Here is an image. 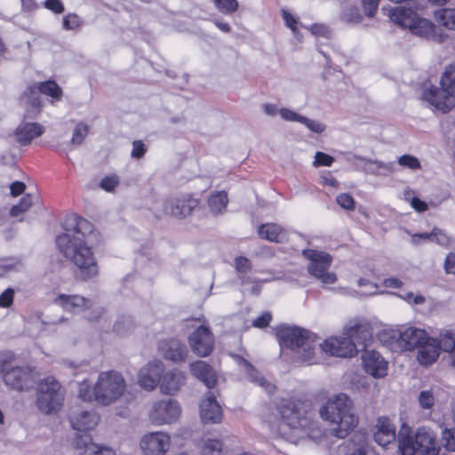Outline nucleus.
I'll use <instances>...</instances> for the list:
<instances>
[{
  "label": "nucleus",
  "mask_w": 455,
  "mask_h": 455,
  "mask_svg": "<svg viewBox=\"0 0 455 455\" xmlns=\"http://www.w3.org/2000/svg\"><path fill=\"white\" fill-rule=\"evenodd\" d=\"M88 131L89 127L87 124L84 123H78L73 131L71 143L73 145H81L87 136Z\"/></svg>",
  "instance_id": "obj_46"
},
{
  "label": "nucleus",
  "mask_w": 455,
  "mask_h": 455,
  "mask_svg": "<svg viewBox=\"0 0 455 455\" xmlns=\"http://www.w3.org/2000/svg\"><path fill=\"white\" fill-rule=\"evenodd\" d=\"M65 390L59 381L48 376L38 383L36 404L44 414H54L60 411Z\"/></svg>",
  "instance_id": "obj_10"
},
{
  "label": "nucleus",
  "mask_w": 455,
  "mask_h": 455,
  "mask_svg": "<svg viewBox=\"0 0 455 455\" xmlns=\"http://www.w3.org/2000/svg\"><path fill=\"white\" fill-rule=\"evenodd\" d=\"M188 344L194 354L200 357L208 356L214 347V337L210 329L201 324L188 338Z\"/></svg>",
  "instance_id": "obj_20"
},
{
  "label": "nucleus",
  "mask_w": 455,
  "mask_h": 455,
  "mask_svg": "<svg viewBox=\"0 0 455 455\" xmlns=\"http://www.w3.org/2000/svg\"><path fill=\"white\" fill-rule=\"evenodd\" d=\"M158 352L164 359L174 363L185 362L188 355L186 345L177 339H166L159 341Z\"/></svg>",
  "instance_id": "obj_23"
},
{
  "label": "nucleus",
  "mask_w": 455,
  "mask_h": 455,
  "mask_svg": "<svg viewBox=\"0 0 455 455\" xmlns=\"http://www.w3.org/2000/svg\"><path fill=\"white\" fill-rule=\"evenodd\" d=\"M442 393L443 389L438 386H431L427 389L421 390L417 397L419 407L425 411H431Z\"/></svg>",
  "instance_id": "obj_35"
},
{
  "label": "nucleus",
  "mask_w": 455,
  "mask_h": 455,
  "mask_svg": "<svg viewBox=\"0 0 455 455\" xmlns=\"http://www.w3.org/2000/svg\"><path fill=\"white\" fill-rule=\"evenodd\" d=\"M356 355V348L353 341L348 340L343 334L330 337L323 341L316 338L315 350L312 355H307L309 364L323 363L326 355L337 357H353Z\"/></svg>",
  "instance_id": "obj_9"
},
{
  "label": "nucleus",
  "mask_w": 455,
  "mask_h": 455,
  "mask_svg": "<svg viewBox=\"0 0 455 455\" xmlns=\"http://www.w3.org/2000/svg\"><path fill=\"white\" fill-rule=\"evenodd\" d=\"M436 339H438V346H440V352L443 351L451 355L455 350V334L449 330H443Z\"/></svg>",
  "instance_id": "obj_39"
},
{
  "label": "nucleus",
  "mask_w": 455,
  "mask_h": 455,
  "mask_svg": "<svg viewBox=\"0 0 455 455\" xmlns=\"http://www.w3.org/2000/svg\"><path fill=\"white\" fill-rule=\"evenodd\" d=\"M36 199L30 194H26L20 201V203L16 205H13L10 210V214L12 217H17L20 213L26 212L34 204V200Z\"/></svg>",
  "instance_id": "obj_42"
},
{
  "label": "nucleus",
  "mask_w": 455,
  "mask_h": 455,
  "mask_svg": "<svg viewBox=\"0 0 455 455\" xmlns=\"http://www.w3.org/2000/svg\"><path fill=\"white\" fill-rule=\"evenodd\" d=\"M389 20L402 28L408 29L412 35L441 43L444 34L430 20L419 17L412 8L406 6L383 7Z\"/></svg>",
  "instance_id": "obj_5"
},
{
  "label": "nucleus",
  "mask_w": 455,
  "mask_h": 455,
  "mask_svg": "<svg viewBox=\"0 0 455 455\" xmlns=\"http://www.w3.org/2000/svg\"><path fill=\"white\" fill-rule=\"evenodd\" d=\"M334 163V157L323 153V152H316L315 154L314 161H313V166L314 167H319V166H326L330 167Z\"/></svg>",
  "instance_id": "obj_50"
},
{
  "label": "nucleus",
  "mask_w": 455,
  "mask_h": 455,
  "mask_svg": "<svg viewBox=\"0 0 455 455\" xmlns=\"http://www.w3.org/2000/svg\"><path fill=\"white\" fill-rule=\"evenodd\" d=\"M280 419L269 420V427L281 436H286L288 430H307L314 427V411L311 405L300 401L282 400L276 406Z\"/></svg>",
  "instance_id": "obj_3"
},
{
  "label": "nucleus",
  "mask_w": 455,
  "mask_h": 455,
  "mask_svg": "<svg viewBox=\"0 0 455 455\" xmlns=\"http://www.w3.org/2000/svg\"><path fill=\"white\" fill-rule=\"evenodd\" d=\"M62 228L66 231L56 237L60 252L76 267V275L84 281L99 274L94 252L88 245L87 236L92 232V225L76 214L68 215Z\"/></svg>",
  "instance_id": "obj_1"
},
{
  "label": "nucleus",
  "mask_w": 455,
  "mask_h": 455,
  "mask_svg": "<svg viewBox=\"0 0 455 455\" xmlns=\"http://www.w3.org/2000/svg\"><path fill=\"white\" fill-rule=\"evenodd\" d=\"M363 365L366 372L374 378H382L387 372V362L375 350H365L363 356Z\"/></svg>",
  "instance_id": "obj_30"
},
{
  "label": "nucleus",
  "mask_w": 455,
  "mask_h": 455,
  "mask_svg": "<svg viewBox=\"0 0 455 455\" xmlns=\"http://www.w3.org/2000/svg\"><path fill=\"white\" fill-rule=\"evenodd\" d=\"M118 183H119V178L116 175L112 174V175L104 177L100 180V187L107 192H111L115 189V188L118 185Z\"/></svg>",
  "instance_id": "obj_55"
},
{
  "label": "nucleus",
  "mask_w": 455,
  "mask_h": 455,
  "mask_svg": "<svg viewBox=\"0 0 455 455\" xmlns=\"http://www.w3.org/2000/svg\"><path fill=\"white\" fill-rule=\"evenodd\" d=\"M300 124L305 125L312 132L321 134L325 131V124L320 121L302 116Z\"/></svg>",
  "instance_id": "obj_49"
},
{
  "label": "nucleus",
  "mask_w": 455,
  "mask_h": 455,
  "mask_svg": "<svg viewBox=\"0 0 455 455\" xmlns=\"http://www.w3.org/2000/svg\"><path fill=\"white\" fill-rule=\"evenodd\" d=\"M140 445L144 455H164L172 445L171 435L164 431L149 432L141 437Z\"/></svg>",
  "instance_id": "obj_19"
},
{
  "label": "nucleus",
  "mask_w": 455,
  "mask_h": 455,
  "mask_svg": "<svg viewBox=\"0 0 455 455\" xmlns=\"http://www.w3.org/2000/svg\"><path fill=\"white\" fill-rule=\"evenodd\" d=\"M258 235L262 239L275 243H281L286 239L284 229L275 223L262 224L258 228Z\"/></svg>",
  "instance_id": "obj_36"
},
{
  "label": "nucleus",
  "mask_w": 455,
  "mask_h": 455,
  "mask_svg": "<svg viewBox=\"0 0 455 455\" xmlns=\"http://www.w3.org/2000/svg\"><path fill=\"white\" fill-rule=\"evenodd\" d=\"M200 450L202 455H221L223 443L219 439L208 438L202 442Z\"/></svg>",
  "instance_id": "obj_40"
},
{
  "label": "nucleus",
  "mask_w": 455,
  "mask_h": 455,
  "mask_svg": "<svg viewBox=\"0 0 455 455\" xmlns=\"http://www.w3.org/2000/svg\"><path fill=\"white\" fill-rule=\"evenodd\" d=\"M100 416L94 410L77 409L72 411L69 422L73 429L78 432L93 430L99 424Z\"/></svg>",
  "instance_id": "obj_25"
},
{
  "label": "nucleus",
  "mask_w": 455,
  "mask_h": 455,
  "mask_svg": "<svg viewBox=\"0 0 455 455\" xmlns=\"http://www.w3.org/2000/svg\"><path fill=\"white\" fill-rule=\"evenodd\" d=\"M281 13L285 25L291 28L295 36H298V20L296 17L285 9H282Z\"/></svg>",
  "instance_id": "obj_52"
},
{
  "label": "nucleus",
  "mask_w": 455,
  "mask_h": 455,
  "mask_svg": "<svg viewBox=\"0 0 455 455\" xmlns=\"http://www.w3.org/2000/svg\"><path fill=\"white\" fill-rule=\"evenodd\" d=\"M343 18L348 22L359 23L362 20L359 10L355 6L347 9L343 13Z\"/></svg>",
  "instance_id": "obj_62"
},
{
  "label": "nucleus",
  "mask_w": 455,
  "mask_h": 455,
  "mask_svg": "<svg viewBox=\"0 0 455 455\" xmlns=\"http://www.w3.org/2000/svg\"><path fill=\"white\" fill-rule=\"evenodd\" d=\"M1 372L7 387L13 390L24 391L33 387L35 375L28 366H16L8 369L6 363H1Z\"/></svg>",
  "instance_id": "obj_16"
},
{
  "label": "nucleus",
  "mask_w": 455,
  "mask_h": 455,
  "mask_svg": "<svg viewBox=\"0 0 455 455\" xmlns=\"http://www.w3.org/2000/svg\"><path fill=\"white\" fill-rule=\"evenodd\" d=\"M134 326L133 321L130 316H121L114 324V331L118 335H125Z\"/></svg>",
  "instance_id": "obj_44"
},
{
  "label": "nucleus",
  "mask_w": 455,
  "mask_h": 455,
  "mask_svg": "<svg viewBox=\"0 0 455 455\" xmlns=\"http://www.w3.org/2000/svg\"><path fill=\"white\" fill-rule=\"evenodd\" d=\"M429 240L437 244L448 248L451 245V238L439 228H434L431 233H420L411 235V243L419 244L421 241Z\"/></svg>",
  "instance_id": "obj_34"
},
{
  "label": "nucleus",
  "mask_w": 455,
  "mask_h": 455,
  "mask_svg": "<svg viewBox=\"0 0 455 455\" xmlns=\"http://www.w3.org/2000/svg\"><path fill=\"white\" fill-rule=\"evenodd\" d=\"M435 20L450 30H455V9L443 8L435 12Z\"/></svg>",
  "instance_id": "obj_37"
},
{
  "label": "nucleus",
  "mask_w": 455,
  "mask_h": 455,
  "mask_svg": "<svg viewBox=\"0 0 455 455\" xmlns=\"http://www.w3.org/2000/svg\"><path fill=\"white\" fill-rule=\"evenodd\" d=\"M276 336L281 348L293 351L299 362L310 365L306 357L315 350L316 337L314 334L298 326L283 325L277 329Z\"/></svg>",
  "instance_id": "obj_7"
},
{
  "label": "nucleus",
  "mask_w": 455,
  "mask_h": 455,
  "mask_svg": "<svg viewBox=\"0 0 455 455\" xmlns=\"http://www.w3.org/2000/svg\"><path fill=\"white\" fill-rule=\"evenodd\" d=\"M126 393V380L122 372L116 370L100 372L93 386L84 379L77 387V395L81 400L95 402L102 406H109L120 401L125 397Z\"/></svg>",
  "instance_id": "obj_2"
},
{
  "label": "nucleus",
  "mask_w": 455,
  "mask_h": 455,
  "mask_svg": "<svg viewBox=\"0 0 455 455\" xmlns=\"http://www.w3.org/2000/svg\"><path fill=\"white\" fill-rule=\"evenodd\" d=\"M357 285L359 287L365 286L367 288L365 291H362V294L363 295H374L378 293L379 286L365 278H359Z\"/></svg>",
  "instance_id": "obj_60"
},
{
  "label": "nucleus",
  "mask_w": 455,
  "mask_h": 455,
  "mask_svg": "<svg viewBox=\"0 0 455 455\" xmlns=\"http://www.w3.org/2000/svg\"><path fill=\"white\" fill-rule=\"evenodd\" d=\"M53 303L71 314L84 313V317L91 322L99 320L104 314L103 307L78 294L60 293L53 299Z\"/></svg>",
  "instance_id": "obj_13"
},
{
  "label": "nucleus",
  "mask_w": 455,
  "mask_h": 455,
  "mask_svg": "<svg viewBox=\"0 0 455 455\" xmlns=\"http://www.w3.org/2000/svg\"><path fill=\"white\" fill-rule=\"evenodd\" d=\"M380 0H362V6L365 15L372 18L379 7Z\"/></svg>",
  "instance_id": "obj_57"
},
{
  "label": "nucleus",
  "mask_w": 455,
  "mask_h": 455,
  "mask_svg": "<svg viewBox=\"0 0 455 455\" xmlns=\"http://www.w3.org/2000/svg\"><path fill=\"white\" fill-rule=\"evenodd\" d=\"M302 255L307 260L308 274L320 282L323 287L325 288L337 282V275L330 271L332 263L331 255L315 249H305L302 251Z\"/></svg>",
  "instance_id": "obj_12"
},
{
  "label": "nucleus",
  "mask_w": 455,
  "mask_h": 455,
  "mask_svg": "<svg viewBox=\"0 0 455 455\" xmlns=\"http://www.w3.org/2000/svg\"><path fill=\"white\" fill-rule=\"evenodd\" d=\"M81 455H116V451L105 445L90 443L86 444Z\"/></svg>",
  "instance_id": "obj_43"
},
{
  "label": "nucleus",
  "mask_w": 455,
  "mask_h": 455,
  "mask_svg": "<svg viewBox=\"0 0 455 455\" xmlns=\"http://www.w3.org/2000/svg\"><path fill=\"white\" fill-rule=\"evenodd\" d=\"M20 266V261L17 259H4L0 260V275L7 274L9 271L17 269Z\"/></svg>",
  "instance_id": "obj_54"
},
{
  "label": "nucleus",
  "mask_w": 455,
  "mask_h": 455,
  "mask_svg": "<svg viewBox=\"0 0 455 455\" xmlns=\"http://www.w3.org/2000/svg\"><path fill=\"white\" fill-rule=\"evenodd\" d=\"M44 132V127L38 123L22 121L14 132V136L18 143L27 146L31 141L40 137Z\"/></svg>",
  "instance_id": "obj_31"
},
{
  "label": "nucleus",
  "mask_w": 455,
  "mask_h": 455,
  "mask_svg": "<svg viewBox=\"0 0 455 455\" xmlns=\"http://www.w3.org/2000/svg\"><path fill=\"white\" fill-rule=\"evenodd\" d=\"M272 320V315L269 312H264L259 316L255 318L252 322V326L256 328H265L268 326Z\"/></svg>",
  "instance_id": "obj_64"
},
{
  "label": "nucleus",
  "mask_w": 455,
  "mask_h": 455,
  "mask_svg": "<svg viewBox=\"0 0 455 455\" xmlns=\"http://www.w3.org/2000/svg\"><path fill=\"white\" fill-rule=\"evenodd\" d=\"M397 164L400 166L410 169L411 171L419 170L421 168L419 160L417 157L407 154L399 156L397 159Z\"/></svg>",
  "instance_id": "obj_47"
},
{
  "label": "nucleus",
  "mask_w": 455,
  "mask_h": 455,
  "mask_svg": "<svg viewBox=\"0 0 455 455\" xmlns=\"http://www.w3.org/2000/svg\"><path fill=\"white\" fill-rule=\"evenodd\" d=\"M398 297L405 300L410 305H421L426 301L424 296L420 294H414L411 291L398 294Z\"/></svg>",
  "instance_id": "obj_56"
},
{
  "label": "nucleus",
  "mask_w": 455,
  "mask_h": 455,
  "mask_svg": "<svg viewBox=\"0 0 455 455\" xmlns=\"http://www.w3.org/2000/svg\"><path fill=\"white\" fill-rule=\"evenodd\" d=\"M164 371V365L160 359L148 361L137 374L138 385L147 391L155 390L157 386L160 387Z\"/></svg>",
  "instance_id": "obj_18"
},
{
  "label": "nucleus",
  "mask_w": 455,
  "mask_h": 455,
  "mask_svg": "<svg viewBox=\"0 0 455 455\" xmlns=\"http://www.w3.org/2000/svg\"><path fill=\"white\" fill-rule=\"evenodd\" d=\"M319 414L323 420L336 426L331 429V435L340 439L347 436L358 424L353 402L343 393L330 397L319 410Z\"/></svg>",
  "instance_id": "obj_4"
},
{
  "label": "nucleus",
  "mask_w": 455,
  "mask_h": 455,
  "mask_svg": "<svg viewBox=\"0 0 455 455\" xmlns=\"http://www.w3.org/2000/svg\"><path fill=\"white\" fill-rule=\"evenodd\" d=\"M356 168L363 170L366 173L374 175H386L395 171L394 163H383L378 160H371L358 156H353L347 158Z\"/></svg>",
  "instance_id": "obj_29"
},
{
  "label": "nucleus",
  "mask_w": 455,
  "mask_h": 455,
  "mask_svg": "<svg viewBox=\"0 0 455 455\" xmlns=\"http://www.w3.org/2000/svg\"><path fill=\"white\" fill-rule=\"evenodd\" d=\"M398 434L395 425L387 417H379L374 426L373 438L376 443L387 448L397 441Z\"/></svg>",
  "instance_id": "obj_24"
},
{
  "label": "nucleus",
  "mask_w": 455,
  "mask_h": 455,
  "mask_svg": "<svg viewBox=\"0 0 455 455\" xmlns=\"http://www.w3.org/2000/svg\"><path fill=\"white\" fill-rule=\"evenodd\" d=\"M422 97L443 113H446L455 107V94L441 85L440 87L431 85L426 88Z\"/></svg>",
  "instance_id": "obj_21"
},
{
  "label": "nucleus",
  "mask_w": 455,
  "mask_h": 455,
  "mask_svg": "<svg viewBox=\"0 0 455 455\" xmlns=\"http://www.w3.org/2000/svg\"><path fill=\"white\" fill-rule=\"evenodd\" d=\"M416 351V359L421 366L427 367L434 364L440 355L438 339L427 334Z\"/></svg>",
  "instance_id": "obj_27"
},
{
  "label": "nucleus",
  "mask_w": 455,
  "mask_h": 455,
  "mask_svg": "<svg viewBox=\"0 0 455 455\" xmlns=\"http://www.w3.org/2000/svg\"><path fill=\"white\" fill-rule=\"evenodd\" d=\"M198 201L189 195L181 196L177 198H170L165 202L163 212L175 217H186L196 208Z\"/></svg>",
  "instance_id": "obj_26"
},
{
  "label": "nucleus",
  "mask_w": 455,
  "mask_h": 455,
  "mask_svg": "<svg viewBox=\"0 0 455 455\" xmlns=\"http://www.w3.org/2000/svg\"><path fill=\"white\" fill-rule=\"evenodd\" d=\"M81 26L80 18L74 13H69L63 18L62 27L65 30H76Z\"/></svg>",
  "instance_id": "obj_51"
},
{
  "label": "nucleus",
  "mask_w": 455,
  "mask_h": 455,
  "mask_svg": "<svg viewBox=\"0 0 455 455\" xmlns=\"http://www.w3.org/2000/svg\"><path fill=\"white\" fill-rule=\"evenodd\" d=\"M14 291L11 288L6 289L0 294V307H8L13 302Z\"/></svg>",
  "instance_id": "obj_63"
},
{
  "label": "nucleus",
  "mask_w": 455,
  "mask_h": 455,
  "mask_svg": "<svg viewBox=\"0 0 455 455\" xmlns=\"http://www.w3.org/2000/svg\"><path fill=\"white\" fill-rule=\"evenodd\" d=\"M336 201L340 207L346 210H353L355 208V200L349 194L343 193L339 195Z\"/></svg>",
  "instance_id": "obj_59"
},
{
  "label": "nucleus",
  "mask_w": 455,
  "mask_h": 455,
  "mask_svg": "<svg viewBox=\"0 0 455 455\" xmlns=\"http://www.w3.org/2000/svg\"><path fill=\"white\" fill-rule=\"evenodd\" d=\"M308 30L316 36H323L329 38L331 36V30L326 25L323 24H313L308 28Z\"/></svg>",
  "instance_id": "obj_61"
},
{
  "label": "nucleus",
  "mask_w": 455,
  "mask_h": 455,
  "mask_svg": "<svg viewBox=\"0 0 455 455\" xmlns=\"http://www.w3.org/2000/svg\"><path fill=\"white\" fill-rule=\"evenodd\" d=\"M191 374L204 383L208 388L214 387L217 376L211 365L204 361H196L189 364Z\"/></svg>",
  "instance_id": "obj_32"
},
{
  "label": "nucleus",
  "mask_w": 455,
  "mask_h": 455,
  "mask_svg": "<svg viewBox=\"0 0 455 455\" xmlns=\"http://www.w3.org/2000/svg\"><path fill=\"white\" fill-rule=\"evenodd\" d=\"M235 269L243 291H247L251 295H259L262 283L272 281L270 277L260 278L255 276L250 259L243 256L235 258Z\"/></svg>",
  "instance_id": "obj_15"
},
{
  "label": "nucleus",
  "mask_w": 455,
  "mask_h": 455,
  "mask_svg": "<svg viewBox=\"0 0 455 455\" xmlns=\"http://www.w3.org/2000/svg\"><path fill=\"white\" fill-rule=\"evenodd\" d=\"M39 94H44L59 100L62 96V91L52 80L29 86L22 97V101L25 104L24 119H34L39 115L42 108Z\"/></svg>",
  "instance_id": "obj_11"
},
{
  "label": "nucleus",
  "mask_w": 455,
  "mask_h": 455,
  "mask_svg": "<svg viewBox=\"0 0 455 455\" xmlns=\"http://www.w3.org/2000/svg\"><path fill=\"white\" fill-rule=\"evenodd\" d=\"M414 192L409 188L403 191V196L406 200L410 201L411 206L418 212H423L427 210V204L422 200H420L417 196H413L411 198V196L413 195Z\"/></svg>",
  "instance_id": "obj_48"
},
{
  "label": "nucleus",
  "mask_w": 455,
  "mask_h": 455,
  "mask_svg": "<svg viewBox=\"0 0 455 455\" xmlns=\"http://www.w3.org/2000/svg\"><path fill=\"white\" fill-rule=\"evenodd\" d=\"M214 6L221 13L228 15L235 12L238 9L239 4L237 0H214Z\"/></svg>",
  "instance_id": "obj_45"
},
{
  "label": "nucleus",
  "mask_w": 455,
  "mask_h": 455,
  "mask_svg": "<svg viewBox=\"0 0 455 455\" xmlns=\"http://www.w3.org/2000/svg\"><path fill=\"white\" fill-rule=\"evenodd\" d=\"M343 335L355 343L356 353L366 348L368 341L372 337V328L369 321L364 318L349 320L343 328Z\"/></svg>",
  "instance_id": "obj_17"
},
{
  "label": "nucleus",
  "mask_w": 455,
  "mask_h": 455,
  "mask_svg": "<svg viewBox=\"0 0 455 455\" xmlns=\"http://www.w3.org/2000/svg\"><path fill=\"white\" fill-rule=\"evenodd\" d=\"M199 416L204 424H219L222 419V408L213 392H207L199 404Z\"/></svg>",
  "instance_id": "obj_22"
},
{
  "label": "nucleus",
  "mask_w": 455,
  "mask_h": 455,
  "mask_svg": "<svg viewBox=\"0 0 455 455\" xmlns=\"http://www.w3.org/2000/svg\"><path fill=\"white\" fill-rule=\"evenodd\" d=\"M228 202V195L224 191H219L212 194L208 199V204L212 213H222Z\"/></svg>",
  "instance_id": "obj_38"
},
{
  "label": "nucleus",
  "mask_w": 455,
  "mask_h": 455,
  "mask_svg": "<svg viewBox=\"0 0 455 455\" xmlns=\"http://www.w3.org/2000/svg\"><path fill=\"white\" fill-rule=\"evenodd\" d=\"M443 442L447 451H455V429H444L443 431Z\"/></svg>",
  "instance_id": "obj_53"
},
{
  "label": "nucleus",
  "mask_w": 455,
  "mask_h": 455,
  "mask_svg": "<svg viewBox=\"0 0 455 455\" xmlns=\"http://www.w3.org/2000/svg\"><path fill=\"white\" fill-rule=\"evenodd\" d=\"M427 334L424 329L408 326L401 330H383L379 333V339L394 352H411L418 348Z\"/></svg>",
  "instance_id": "obj_8"
},
{
  "label": "nucleus",
  "mask_w": 455,
  "mask_h": 455,
  "mask_svg": "<svg viewBox=\"0 0 455 455\" xmlns=\"http://www.w3.org/2000/svg\"><path fill=\"white\" fill-rule=\"evenodd\" d=\"M397 443L401 455H438L440 451L435 433L427 427H419L413 433L408 425L403 424Z\"/></svg>",
  "instance_id": "obj_6"
},
{
  "label": "nucleus",
  "mask_w": 455,
  "mask_h": 455,
  "mask_svg": "<svg viewBox=\"0 0 455 455\" xmlns=\"http://www.w3.org/2000/svg\"><path fill=\"white\" fill-rule=\"evenodd\" d=\"M440 85L455 94V62L445 68L440 79Z\"/></svg>",
  "instance_id": "obj_41"
},
{
  "label": "nucleus",
  "mask_w": 455,
  "mask_h": 455,
  "mask_svg": "<svg viewBox=\"0 0 455 455\" xmlns=\"http://www.w3.org/2000/svg\"><path fill=\"white\" fill-rule=\"evenodd\" d=\"M279 116L284 121L298 122V123H300L301 118L303 116L296 113L295 111L286 108H282L279 109Z\"/></svg>",
  "instance_id": "obj_58"
},
{
  "label": "nucleus",
  "mask_w": 455,
  "mask_h": 455,
  "mask_svg": "<svg viewBox=\"0 0 455 455\" xmlns=\"http://www.w3.org/2000/svg\"><path fill=\"white\" fill-rule=\"evenodd\" d=\"M236 362L238 365L241 367V369L246 374V377L249 381L254 383L259 387H261L268 394H272L275 392V386L266 380L264 377L260 376L259 373L253 368V366L248 361L237 356Z\"/></svg>",
  "instance_id": "obj_33"
},
{
  "label": "nucleus",
  "mask_w": 455,
  "mask_h": 455,
  "mask_svg": "<svg viewBox=\"0 0 455 455\" xmlns=\"http://www.w3.org/2000/svg\"><path fill=\"white\" fill-rule=\"evenodd\" d=\"M187 375L179 369H172L163 373L160 383V391L164 395H175L185 386Z\"/></svg>",
  "instance_id": "obj_28"
},
{
  "label": "nucleus",
  "mask_w": 455,
  "mask_h": 455,
  "mask_svg": "<svg viewBox=\"0 0 455 455\" xmlns=\"http://www.w3.org/2000/svg\"><path fill=\"white\" fill-rule=\"evenodd\" d=\"M181 415V407L179 402L172 398H164L155 401L149 407L148 418L154 426H164L176 423Z\"/></svg>",
  "instance_id": "obj_14"
}]
</instances>
